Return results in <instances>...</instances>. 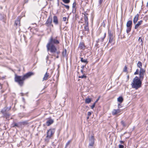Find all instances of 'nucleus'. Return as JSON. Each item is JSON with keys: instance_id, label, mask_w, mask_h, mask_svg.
<instances>
[{"instance_id": "nucleus-2", "label": "nucleus", "mask_w": 148, "mask_h": 148, "mask_svg": "<svg viewBox=\"0 0 148 148\" xmlns=\"http://www.w3.org/2000/svg\"><path fill=\"white\" fill-rule=\"evenodd\" d=\"M34 74V73L32 72H28L23 76H18L15 74L14 81L20 86H22L24 84L25 80L29 77Z\"/></svg>"}, {"instance_id": "nucleus-6", "label": "nucleus", "mask_w": 148, "mask_h": 148, "mask_svg": "<svg viewBox=\"0 0 148 148\" xmlns=\"http://www.w3.org/2000/svg\"><path fill=\"white\" fill-rule=\"evenodd\" d=\"M95 139L93 135H92L89 138V144L88 146L89 148H92L95 143Z\"/></svg>"}, {"instance_id": "nucleus-28", "label": "nucleus", "mask_w": 148, "mask_h": 148, "mask_svg": "<svg viewBox=\"0 0 148 148\" xmlns=\"http://www.w3.org/2000/svg\"><path fill=\"white\" fill-rule=\"evenodd\" d=\"M138 41H139L140 43H141V45H143V42L142 38H141L140 37H139V38L138 39Z\"/></svg>"}, {"instance_id": "nucleus-52", "label": "nucleus", "mask_w": 148, "mask_h": 148, "mask_svg": "<svg viewBox=\"0 0 148 148\" xmlns=\"http://www.w3.org/2000/svg\"><path fill=\"white\" fill-rule=\"evenodd\" d=\"M52 145L54 146H55L56 145L54 144V143H52Z\"/></svg>"}, {"instance_id": "nucleus-58", "label": "nucleus", "mask_w": 148, "mask_h": 148, "mask_svg": "<svg viewBox=\"0 0 148 148\" xmlns=\"http://www.w3.org/2000/svg\"><path fill=\"white\" fill-rule=\"evenodd\" d=\"M68 18H67V21H68Z\"/></svg>"}, {"instance_id": "nucleus-44", "label": "nucleus", "mask_w": 148, "mask_h": 148, "mask_svg": "<svg viewBox=\"0 0 148 148\" xmlns=\"http://www.w3.org/2000/svg\"><path fill=\"white\" fill-rule=\"evenodd\" d=\"M118 108H119L121 107V105L120 104H118Z\"/></svg>"}, {"instance_id": "nucleus-17", "label": "nucleus", "mask_w": 148, "mask_h": 148, "mask_svg": "<svg viewBox=\"0 0 148 148\" xmlns=\"http://www.w3.org/2000/svg\"><path fill=\"white\" fill-rule=\"evenodd\" d=\"M49 77V74L47 72L44 75L42 81L46 80L48 79V78Z\"/></svg>"}, {"instance_id": "nucleus-48", "label": "nucleus", "mask_w": 148, "mask_h": 148, "mask_svg": "<svg viewBox=\"0 0 148 148\" xmlns=\"http://www.w3.org/2000/svg\"><path fill=\"white\" fill-rule=\"evenodd\" d=\"M49 58V57L48 56H47L46 57V59L47 60Z\"/></svg>"}, {"instance_id": "nucleus-27", "label": "nucleus", "mask_w": 148, "mask_h": 148, "mask_svg": "<svg viewBox=\"0 0 148 148\" xmlns=\"http://www.w3.org/2000/svg\"><path fill=\"white\" fill-rule=\"evenodd\" d=\"M91 101V99L88 98H86L85 99V102L87 103H89Z\"/></svg>"}, {"instance_id": "nucleus-15", "label": "nucleus", "mask_w": 148, "mask_h": 148, "mask_svg": "<svg viewBox=\"0 0 148 148\" xmlns=\"http://www.w3.org/2000/svg\"><path fill=\"white\" fill-rule=\"evenodd\" d=\"M84 16L85 24H88V16H87V15H88V14L86 13V12H84Z\"/></svg>"}, {"instance_id": "nucleus-14", "label": "nucleus", "mask_w": 148, "mask_h": 148, "mask_svg": "<svg viewBox=\"0 0 148 148\" xmlns=\"http://www.w3.org/2000/svg\"><path fill=\"white\" fill-rule=\"evenodd\" d=\"M8 108L6 107H5L1 110L0 112L3 115L8 112Z\"/></svg>"}, {"instance_id": "nucleus-50", "label": "nucleus", "mask_w": 148, "mask_h": 148, "mask_svg": "<svg viewBox=\"0 0 148 148\" xmlns=\"http://www.w3.org/2000/svg\"><path fill=\"white\" fill-rule=\"evenodd\" d=\"M61 4H62V5H65V4H64L62 2H61Z\"/></svg>"}, {"instance_id": "nucleus-41", "label": "nucleus", "mask_w": 148, "mask_h": 148, "mask_svg": "<svg viewBox=\"0 0 148 148\" xmlns=\"http://www.w3.org/2000/svg\"><path fill=\"white\" fill-rule=\"evenodd\" d=\"M66 17H64L63 18V21H66Z\"/></svg>"}, {"instance_id": "nucleus-54", "label": "nucleus", "mask_w": 148, "mask_h": 148, "mask_svg": "<svg viewBox=\"0 0 148 148\" xmlns=\"http://www.w3.org/2000/svg\"><path fill=\"white\" fill-rule=\"evenodd\" d=\"M23 108L24 109L25 108V107L24 106H23Z\"/></svg>"}, {"instance_id": "nucleus-32", "label": "nucleus", "mask_w": 148, "mask_h": 148, "mask_svg": "<svg viewBox=\"0 0 148 148\" xmlns=\"http://www.w3.org/2000/svg\"><path fill=\"white\" fill-rule=\"evenodd\" d=\"M121 124L124 127H126V124L125 122L123 121H121Z\"/></svg>"}, {"instance_id": "nucleus-13", "label": "nucleus", "mask_w": 148, "mask_h": 148, "mask_svg": "<svg viewBox=\"0 0 148 148\" xmlns=\"http://www.w3.org/2000/svg\"><path fill=\"white\" fill-rule=\"evenodd\" d=\"M121 112V110L119 109H114L112 112V114L113 115H115L120 113Z\"/></svg>"}, {"instance_id": "nucleus-12", "label": "nucleus", "mask_w": 148, "mask_h": 148, "mask_svg": "<svg viewBox=\"0 0 148 148\" xmlns=\"http://www.w3.org/2000/svg\"><path fill=\"white\" fill-rule=\"evenodd\" d=\"M77 4L75 1H74L72 5V12L73 13H75L76 10L77 8L76 5Z\"/></svg>"}, {"instance_id": "nucleus-47", "label": "nucleus", "mask_w": 148, "mask_h": 148, "mask_svg": "<svg viewBox=\"0 0 148 148\" xmlns=\"http://www.w3.org/2000/svg\"><path fill=\"white\" fill-rule=\"evenodd\" d=\"M81 72L82 73H83V70L81 69Z\"/></svg>"}, {"instance_id": "nucleus-42", "label": "nucleus", "mask_w": 148, "mask_h": 148, "mask_svg": "<svg viewBox=\"0 0 148 148\" xmlns=\"http://www.w3.org/2000/svg\"><path fill=\"white\" fill-rule=\"evenodd\" d=\"M23 124H27V121H24L23 122Z\"/></svg>"}, {"instance_id": "nucleus-49", "label": "nucleus", "mask_w": 148, "mask_h": 148, "mask_svg": "<svg viewBox=\"0 0 148 148\" xmlns=\"http://www.w3.org/2000/svg\"><path fill=\"white\" fill-rule=\"evenodd\" d=\"M89 116H88L87 117V120H88L89 119Z\"/></svg>"}, {"instance_id": "nucleus-5", "label": "nucleus", "mask_w": 148, "mask_h": 148, "mask_svg": "<svg viewBox=\"0 0 148 148\" xmlns=\"http://www.w3.org/2000/svg\"><path fill=\"white\" fill-rule=\"evenodd\" d=\"M137 66L138 67L140 68V71L138 69L136 70V71L134 73V75H136L138 74L144 75L145 73V71L142 68V64L140 62L138 61L137 64Z\"/></svg>"}, {"instance_id": "nucleus-23", "label": "nucleus", "mask_w": 148, "mask_h": 148, "mask_svg": "<svg viewBox=\"0 0 148 148\" xmlns=\"http://www.w3.org/2000/svg\"><path fill=\"white\" fill-rule=\"evenodd\" d=\"M80 61L81 62L85 63L86 64H88V61H87V59H84L82 57H80Z\"/></svg>"}, {"instance_id": "nucleus-20", "label": "nucleus", "mask_w": 148, "mask_h": 148, "mask_svg": "<svg viewBox=\"0 0 148 148\" xmlns=\"http://www.w3.org/2000/svg\"><path fill=\"white\" fill-rule=\"evenodd\" d=\"M106 33H105L104 34L103 36V37H101V38H100V39H98V40L97 41V42H102L103 41L104 39L105 38L106 36Z\"/></svg>"}, {"instance_id": "nucleus-9", "label": "nucleus", "mask_w": 148, "mask_h": 148, "mask_svg": "<svg viewBox=\"0 0 148 148\" xmlns=\"http://www.w3.org/2000/svg\"><path fill=\"white\" fill-rule=\"evenodd\" d=\"M108 37L109 39L108 43H111L113 42V33L111 31H108Z\"/></svg>"}, {"instance_id": "nucleus-4", "label": "nucleus", "mask_w": 148, "mask_h": 148, "mask_svg": "<svg viewBox=\"0 0 148 148\" xmlns=\"http://www.w3.org/2000/svg\"><path fill=\"white\" fill-rule=\"evenodd\" d=\"M54 132L55 130L54 129H50L48 130L47 133V136L44 139L46 143H48L50 139L52 138Z\"/></svg>"}, {"instance_id": "nucleus-11", "label": "nucleus", "mask_w": 148, "mask_h": 148, "mask_svg": "<svg viewBox=\"0 0 148 148\" xmlns=\"http://www.w3.org/2000/svg\"><path fill=\"white\" fill-rule=\"evenodd\" d=\"M54 122L53 120L51 119V118H50L48 119L46 122V124L47 126H49L51 125Z\"/></svg>"}, {"instance_id": "nucleus-30", "label": "nucleus", "mask_w": 148, "mask_h": 148, "mask_svg": "<svg viewBox=\"0 0 148 148\" xmlns=\"http://www.w3.org/2000/svg\"><path fill=\"white\" fill-rule=\"evenodd\" d=\"M72 140H70L68 141L66 144L65 148H67L71 142Z\"/></svg>"}, {"instance_id": "nucleus-46", "label": "nucleus", "mask_w": 148, "mask_h": 148, "mask_svg": "<svg viewBox=\"0 0 148 148\" xmlns=\"http://www.w3.org/2000/svg\"><path fill=\"white\" fill-rule=\"evenodd\" d=\"M5 78L4 77H1V79H2V80H3L4 79H5Z\"/></svg>"}, {"instance_id": "nucleus-53", "label": "nucleus", "mask_w": 148, "mask_h": 148, "mask_svg": "<svg viewBox=\"0 0 148 148\" xmlns=\"http://www.w3.org/2000/svg\"><path fill=\"white\" fill-rule=\"evenodd\" d=\"M1 16V14H0V16ZM1 19V18H0V19Z\"/></svg>"}, {"instance_id": "nucleus-24", "label": "nucleus", "mask_w": 148, "mask_h": 148, "mask_svg": "<svg viewBox=\"0 0 148 148\" xmlns=\"http://www.w3.org/2000/svg\"><path fill=\"white\" fill-rule=\"evenodd\" d=\"M62 54L63 57H66V49L63 50Z\"/></svg>"}, {"instance_id": "nucleus-33", "label": "nucleus", "mask_w": 148, "mask_h": 148, "mask_svg": "<svg viewBox=\"0 0 148 148\" xmlns=\"http://www.w3.org/2000/svg\"><path fill=\"white\" fill-rule=\"evenodd\" d=\"M62 1L65 3L68 4L70 3V0H62Z\"/></svg>"}, {"instance_id": "nucleus-22", "label": "nucleus", "mask_w": 148, "mask_h": 148, "mask_svg": "<svg viewBox=\"0 0 148 148\" xmlns=\"http://www.w3.org/2000/svg\"><path fill=\"white\" fill-rule=\"evenodd\" d=\"M143 22L142 20H140L138 21V23L135 25L134 28L136 29H137L139 26L142 24Z\"/></svg>"}, {"instance_id": "nucleus-56", "label": "nucleus", "mask_w": 148, "mask_h": 148, "mask_svg": "<svg viewBox=\"0 0 148 148\" xmlns=\"http://www.w3.org/2000/svg\"><path fill=\"white\" fill-rule=\"evenodd\" d=\"M57 1H58V2H59V0H57Z\"/></svg>"}, {"instance_id": "nucleus-21", "label": "nucleus", "mask_w": 148, "mask_h": 148, "mask_svg": "<svg viewBox=\"0 0 148 148\" xmlns=\"http://www.w3.org/2000/svg\"><path fill=\"white\" fill-rule=\"evenodd\" d=\"M53 22L56 25L58 23V18L57 16H54L53 17Z\"/></svg>"}, {"instance_id": "nucleus-7", "label": "nucleus", "mask_w": 148, "mask_h": 148, "mask_svg": "<svg viewBox=\"0 0 148 148\" xmlns=\"http://www.w3.org/2000/svg\"><path fill=\"white\" fill-rule=\"evenodd\" d=\"M52 17L51 16H49L46 22L45 25L46 26L49 28H51V27H53V24H52Z\"/></svg>"}, {"instance_id": "nucleus-34", "label": "nucleus", "mask_w": 148, "mask_h": 148, "mask_svg": "<svg viewBox=\"0 0 148 148\" xmlns=\"http://www.w3.org/2000/svg\"><path fill=\"white\" fill-rule=\"evenodd\" d=\"M127 66H125L124 67L123 70V71L125 72H127Z\"/></svg>"}, {"instance_id": "nucleus-45", "label": "nucleus", "mask_w": 148, "mask_h": 148, "mask_svg": "<svg viewBox=\"0 0 148 148\" xmlns=\"http://www.w3.org/2000/svg\"><path fill=\"white\" fill-rule=\"evenodd\" d=\"M86 66V65H82V67H81V68L83 70V69H84V67H85Z\"/></svg>"}, {"instance_id": "nucleus-1", "label": "nucleus", "mask_w": 148, "mask_h": 148, "mask_svg": "<svg viewBox=\"0 0 148 148\" xmlns=\"http://www.w3.org/2000/svg\"><path fill=\"white\" fill-rule=\"evenodd\" d=\"M60 43L59 41L57 39V37L53 38L52 36L50 37L49 42L47 45V51L52 53L51 55L56 57V58H59V55L60 53L59 51H58L55 45H58Z\"/></svg>"}, {"instance_id": "nucleus-40", "label": "nucleus", "mask_w": 148, "mask_h": 148, "mask_svg": "<svg viewBox=\"0 0 148 148\" xmlns=\"http://www.w3.org/2000/svg\"><path fill=\"white\" fill-rule=\"evenodd\" d=\"M91 114V112H88V116H90Z\"/></svg>"}, {"instance_id": "nucleus-57", "label": "nucleus", "mask_w": 148, "mask_h": 148, "mask_svg": "<svg viewBox=\"0 0 148 148\" xmlns=\"http://www.w3.org/2000/svg\"><path fill=\"white\" fill-rule=\"evenodd\" d=\"M67 23H68V22H66V23L67 24Z\"/></svg>"}, {"instance_id": "nucleus-43", "label": "nucleus", "mask_w": 148, "mask_h": 148, "mask_svg": "<svg viewBox=\"0 0 148 148\" xmlns=\"http://www.w3.org/2000/svg\"><path fill=\"white\" fill-rule=\"evenodd\" d=\"M119 142L122 144H123L124 143V142L122 140H120L119 141Z\"/></svg>"}, {"instance_id": "nucleus-19", "label": "nucleus", "mask_w": 148, "mask_h": 148, "mask_svg": "<svg viewBox=\"0 0 148 148\" xmlns=\"http://www.w3.org/2000/svg\"><path fill=\"white\" fill-rule=\"evenodd\" d=\"M11 115V114L9 113V112H8L7 113H6L4 115H3V117L4 118L5 117L6 119L9 120L10 116Z\"/></svg>"}, {"instance_id": "nucleus-16", "label": "nucleus", "mask_w": 148, "mask_h": 148, "mask_svg": "<svg viewBox=\"0 0 148 148\" xmlns=\"http://www.w3.org/2000/svg\"><path fill=\"white\" fill-rule=\"evenodd\" d=\"M86 47L84 43L83 42H80L79 46V48L81 49H85Z\"/></svg>"}, {"instance_id": "nucleus-37", "label": "nucleus", "mask_w": 148, "mask_h": 148, "mask_svg": "<svg viewBox=\"0 0 148 148\" xmlns=\"http://www.w3.org/2000/svg\"><path fill=\"white\" fill-rule=\"evenodd\" d=\"M103 0H99V3L100 5H101L103 2Z\"/></svg>"}, {"instance_id": "nucleus-29", "label": "nucleus", "mask_w": 148, "mask_h": 148, "mask_svg": "<svg viewBox=\"0 0 148 148\" xmlns=\"http://www.w3.org/2000/svg\"><path fill=\"white\" fill-rule=\"evenodd\" d=\"M12 125L13 127H19V126L18 125V124L15 123H13L12 124Z\"/></svg>"}, {"instance_id": "nucleus-51", "label": "nucleus", "mask_w": 148, "mask_h": 148, "mask_svg": "<svg viewBox=\"0 0 148 148\" xmlns=\"http://www.w3.org/2000/svg\"><path fill=\"white\" fill-rule=\"evenodd\" d=\"M57 4H58V6L59 5V2H58Z\"/></svg>"}, {"instance_id": "nucleus-38", "label": "nucleus", "mask_w": 148, "mask_h": 148, "mask_svg": "<svg viewBox=\"0 0 148 148\" xmlns=\"http://www.w3.org/2000/svg\"><path fill=\"white\" fill-rule=\"evenodd\" d=\"M100 97H99L94 103H96L98 102V101L99 100V99L100 98Z\"/></svg>"}, {"instance_id": "nucleus-26", "label": "nucleus", "mask_w": 148, "mask_h": 148, "mask_svg": "<svg viewBox=\"0 0 148 148\" xmlns=\"http://www.w3.org/2000/svg\"><path fill=\"white\" fill-rule=\"evenodd\" d=\"M15 25L16 26H20V20L19 19L16 20L15 21Z\"/></svg>"}, {"instance_id": "nucleus-39", "label": "nucleus", "mask_w": 148, "mask_h": 148, "mask_svg": "<svg viewBox=\"0 0 148 148\" xmlns=\"http://www.w3.org/2000/svg\"><path fill=\"white\" fill-rule=\"evenodd\" d=\"M119 148H123L124 146L122 145H119Z\"/></svg>"}, {"instance_id": "nucleus-25", "label": "nucleus", "mask_w": 148, "mask_h": 148, "mask_svg": "<svg viewBox=\"0 0 148 148\" xmlns=\"http://www.w3.org/2000/svg\"><path fill=\"white\" fill-rule=\"evenodd\" d=\"M117 101L120 103H121L123 101V99L122 97H119L117 98Z\"/></svg>"}, {"instance_id": "nucleus-59", "label": "nucleus", "mask_w": 148, "mask_h": 148, "mask_svg": "<svg viewBox=\"0 0 148 148\" xmlns=\"http://www.w3.org/2000/svg\"><path fill=\"white\" fill-rule=\"evenodd\" d=\"M148 128V126L147 127V128Z\"/></svg>"}, {"instance_id": "nucleus-35", "label": "nucleus", "mask_w": 148, "mask_h": 148, "mask_svg": "<svg viewBox=\"0 0 148 148\" xmlns=\"http://www.w3.org/2000/svg\"><path fill=\"white\" fill-rule=\"evenodd\" d=\"M96 103H95L93 104V105L91 106V109H93L95 107Z\"/></svg>"}, {"instance_id": "nucleus-55", "label": "nucleus", "mask_w": 148, "mask_h": 148, "mask_svg": "<svg viewBox=\"0 0 148 148\" xmlns=\"http://www.w3.org/2000/svg\"><path fill=\"white\" fill-rule=\"evenodd\" d=\"M58 68H59V65H58Z\"/></svg>"}, {"instance_id": "nucleus-8", "label": "nucleus", "mask_w": 148, "mask_h": 148, "mask_svg": "<svg viewBox=\"0 0 148 148\" xmlns=\"http://www.w3.org/2000/svg\"><path fill=\"white\" fill-rule=\"evenodd\" d=\"M132 21L130 20L128 21L127 23L126 32L128 34L131 31L132 27Z\"/></svg>"}, {"instance_id": "nucleus-18", "label": "nucleus", "mask_w": 148, "mask_h": 148, "mask_svg": "<svg viewBox=\"0 0 148 148\" xmlns=\"http://www.w3.org/2000/svg\"><path fill=\"white\" fill-rule=\"evenodd\" d=\"M138 17L139 14H137L135 16L133 19V23L134 24H135L136 23L138 20Z\"/></svg>"}, {"instance_id": "nucleus-36", "label": "nucleus", "mask_w": 148, "mask_h": 148, "mask_svg": "<svg viewBox=\"0 0 148 148\" xmlns=\"http://www.w3.org/2000/svg\"><path fill=\"white\" fill-rule=\"evenodd\" d=\"M64 6L65 7V8L69 10V6L68 5H64Z\"/></svg>"}, {"instance_id": "nucleus-3", "label": "nucleus", "mask_w": 148, "mask_h": 148, "mask_svg": "<svg viewBox=\"0 0 148 148\" xmlns=\"http://www.w3.org/2000/svg\"><path fill=\"white\" fill-rule=\"evenodd\" d=\"M144 78V75H139V77L136 76L133 79L131 85L132 88L137 90L141 86L142 81Z\"/></svg>"}, {"instance_id": "nucleus-31", "label": "nucleus", "mask_w": 148, "mask_h": 148, "mask_svg": "<svg viewBox=\"0 0 148 148\" xmlns=\"http://www.w3.org/2000/svg\"><path fill=\"white\" fill-rule=\"evenodd\" d=\"M87 77L86 75H82L79 76V78L82 79L85 78L86 79Z\"/></svg>"}, {"instance_id": "nucleus-10", "label": "nucleus", "mask_w": 148, "mask_h": 148, "mask_svg": "<svg viewBox=\"0 0 148 148\" xmlns=\"http://www.w3.org/2000/svg\"><path fill=\"white\" fill-rule=\"evenodd\" d=\"M83 25H85L83 31L86 32V33L87 34L89 33L90 31L88 27V24H84Z\"/></svg>"}]
</instances>
